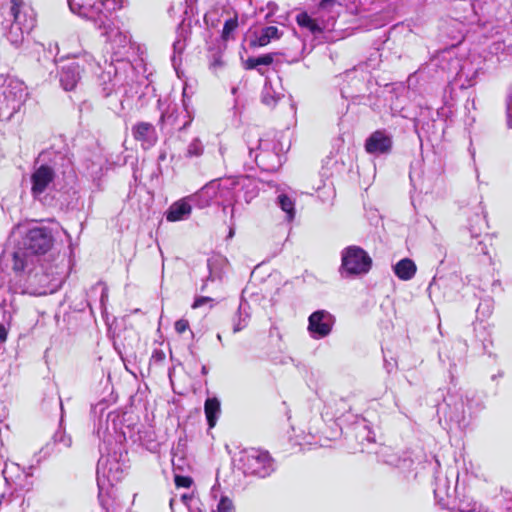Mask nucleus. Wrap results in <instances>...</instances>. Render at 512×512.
<instances>
[{"label": "nucleus", "instance_id": "obj_31", "mask_svg": "<svg viewBox=\"0 0 512 512\" xmlns=\"http://www.w3.org/2000/svg\"><path fill=\"white\" fill-rule=\"evenodd\" d=\"M53 443L56 446L62 445L64 448H69L72 444V440L71 437L67 436L64 431L58 430L53 435Z\"/></svg>", "mask_w": 512, "mask_h": 512}, {"label": "nucleus", "instance_id": "obj_14", "mask_svg": "<svg viewBox=\"0 0 512 512\" xmlns=\"http://www.w3.org/2000/svg\"><path fill=\"white\" fill-rule=\"evenodd\" d=\"M81 79L79 62L73 61L63 65L59 71V82L65 91L73 90Z\"/></svg>", "mask_w": 512, "mask_h": 512}, {"label": "nucleus", "instance_id": "obj_40", "mask_svg": "<svg viewBox=\"0 0 512 512\" xmlns=\"http://www.w3.org/2000/svg\"><path fill=\"white\" fill-rule=\"evenodd\" d=\"M52 452V449L50 448V444H47L45 447H43L39 454H44L43 457L36 458V465H39L42 459H45L50 453Z\"/></svg>", "mask_w": 512, "mask_h": 512}, {"label": "nucleus", "instance_id": "obj_54", "mask_svg": "<svg viewBox=\"0 0 512 512\" xmlns=\"http://www.w3.org/2000/svg\"><path fill=\"white\" fill-rule=\"evenodd\" d=\"M209 279H211L212 281L215 279L212 272H210Z\"/></svg>", "mask_w": 512, "mask_h": 512}, {"label": "nucleus", "instance_id": "obj_2", "mask_svg": "<svg viewBox=\"0 0 512 512\" xmlns=\"http://www.w3.org/2000/svg\"><path fill=\"white\" fill-rule=\"evenodd\" d=\"M52 245L51 229L36 226L28 229L12 251L6 250L3 257L16 276H22L32 270L35 256L45 254Z\"/></svg>", "mask_w": 512, "mask_h": 512}, {"label": "nucleus", "instance_id": "obj_32", "mask_svg": "<svg viewBox=\"0 0 512 512\" xmlns=\"http://www.w3.org/2000/svg\"><path fill=\"white\" fill-rule=\"evenodd\" d=\"M216 512H234L232 500L227 496H222L217 504Z\"/></svg>", "mask_w": 512, "mask_h": 512}, {"label": "nucleus", "instance_id": "obj_15", "mask_svg": "<svg viewBox=\"0 0 512 512\" xmlns=\"http://www.w3.org/2000/svg\"><path fill=\"white\" fill-rule=\"evenodd\" d=\"M192 207L187 199L179 200L173 203L166 212V219L170 222H176L188 218Z\"/></svg>", "mask_w": 512, "mask_h": 512}, {"label": "nucleus", "instance_id": "obj_30", "mask_svg": "<svg viewBox=\"0 0 512 512\" xmlns=\"http://www.w3.org/2000/svg\"><path fill=\"white\" fill-rule=\"evenodd\" d=\"M238 27V17L235 15L234 17L225 21L223 29H222V39L227 41L232 37L233 32Z\"/></svg>", "mask_w": 512, "mask_h": 512}, {"label": "nucleus", "instance_id": "obj_6", "mask_svg": "<svg viewBox=\"0 0 512 512\" xmlns=\"http://www.w3.org/2000/svg\"><path fill=\"white\" fill-rule=\"evenodd\" d=\"M238 467L245 475L265 478L275 470L274 461L267 451L256 448L240 452Z\"/></svg>", "mask_w": 512, "mask_h": 512}, {"label": "nucleus", "instance_id": "obj_26", "mask_svg": "<svg viewBox=\"0 0 512 512\" xmlns=\"http://www.w3.org/2000/svg\"><path fill=\"white\" fill-rule=\"evenodd\" d=\"M281 97L282 95L274 90L271 82L266 80L261 93L262 103L269 107H275Z\"/></svg>", "mask_w": 512, "mask_h": 512}, {"label": "nucleus", "instance_id": "obj_17", "mask_svg": "<svg viewBox=\"0 0 512 512\" xmlns=\"http://www.w3.org/2000/svg\"><path fill=\"white\" fill-rule=\"evenodd\" d=\"M179 112L176 106H169L168 109L162 113L160 122L163 126L169 125L173 129L179 131L185 130L191 123L192 118L188 115V119L182 124L178 125Z\"/></svg>", "mask_w": 512, "mask_h": 512}, {"label": "nucleus", "instance_id": "obj_37", "mask_svg": "<svg viewBox=\"0 0 512 512\" xmlns=\"http://www.w3.org/2000/svg\"><path fill=\"white\" fill-rule=\"evenodd\" d=\"M175 484L177 487L189 488L192 484V479L188 476H175Z\"/></svg>", "mask_w": 512, "mask_h": 512}, {"label": "nucleus", "instance_id": "obj_34", "mask_svg": "<svg viewBox=\"0 0 512 512\" xmlns=\"http://www.w3.org/2000/svg\"><path fill=\"white\" fill-rule=\"evenodd\" d=\"M297 22L300 26L308 27L314 30V21L306 14L303 13L297 17Z\"/></svg>", "mask_w": 512, "mask_h": 512}, {"label": "nucleus", "instance_id": "obj_10", "mask_svg": "<svg viewBox=\"0 0 512 512\" xmlns=\"http://www.w3.org/2000/svg\"><path fill=\"white\" fill-rule=\"evenodd\" d=\"M392 146V136L386 130H376L365 141V150L373 155L389 154Z\"/></svg>", "mask_w": 512, "mask_h": 512}, {"label": "nucleus", "instance_id": "obj_19", "mask_svg": "<svg viewBox=\"0 0 512 512\" xmlns=\"http://www.w3.org/2000/svg\"><path fill=\"white\" fill-rule=\"evenodd\" d=\"M416 265L410 258H404L393 266L395 275L404 281L410 280L416 274Z\"/></svg>", "mask_w": 512, "mask_h": 512}, {"label": "nucleus", "instance_id": "obj_41", "mask_svg": "<svg viewBox=\"0 0 512 512\" xmlns=\"http://www.w3.org/2000/svg\"><path fill=\"white\" fill-rule=\"evenodd\" d=\"M210 301H212V299L209 298V297H203V296L202 297H198L193 302L192 308H194V309L195 308H199V307L203 306L204 304H206L207 302H210Z\"/></svg>", "mask_w": 512, "mask_h": 512}, {"label": "nucleus", "instance_id": "obj_9", "mask_svg": "<svg viewBox=\"0 0 512 512\" xmlns=\"http://www.w3.org/2000/svg\"><path fill=\"white\" fill-rule=\"evenodd\" d=\"M335 323L334 316L326 310H317L308 318V331L312 338L322 339L327 337Z\"/></svg>", "mask_w": 512, "mask_h": 512}, {"label": "nucleus", "instance_id": "obj_55", "mask_svg": "<svg viewBox=\"0 0 512 512\" xmlns=\"http://www.w3.org/2000/svg\"><path fill=\"white\" fill-rule=\"evenodd\" d=\"M208 268L211 269V262L208 261Z\"/></svg>", "mask_w": 512, "mask_h": 512}, {"label": "nucleus", "instance_id": "obj_43", "mask_svg": "<svg viewBox=\"0 0 512 512\" xmlns=\"http://www.w3.org/2000/svg\"><path fill=\"white\" fill-rule=\"evenodd\" d=\"M267 8L269 9V13L266 15V19H269L278 9V6L275 2H268Z\"/></svg>", "mask_w": 512, "mask_h": 512}, {"label": "nucleus", "instance_id": "obj_7", "mask_svg": "<svg viewBox=\"0 0 512 512\" xmlns=\"http://www.w3.org/2000/svg\"><path fill=\"white\" fill-rule=\"evenodd\" d=\"M372 265L370 256L358 246H349L341 253V273L352 276L367 273Z\"/></svg>", "mask_w": 512, "mask_h": 512}, {"label": "nucleus", "instance_id": "obj_38", "mask_svg": "<svg viewBox=\"0 0 512 512\" xmlns=\"http://www.w3.org/2000/svg\"><path fill=\"white\" fill-rule=\"evenodd\" d=\"M336 4V0H319L318 9L326 12L332 11Z\"/></svg>", "mask_w": 512, "mask_h": 512}, {"label": "nucleus", "instance_id": "obj_13", "mask_svg": "<svg viewBox=\"0 0 512 512\" xmlns=\"http://www.w3.org/2000/svg\"><path fill=\"white\" fill-rule=\"evenodd\" d=\"M11 3L12 23L23 26L24 29H33L36 24V18L32 8L26 6L21 0H12Z\"/></svg>", "mask_w": 512, "mask_h": 512}, {"label": "nucleus", "instance_id": "obj_22", "mask_svg": "<svg viewBox=\"0 0 512 512\" xmlns=\"http://www.w3.org/2000/svg\"><path fill=\"white\" fill-rule=\"evenodd\" d=\"M281 33L278 28L275 26H267L264 27L260 34L256 37L255 40L251 41V45L255 47H263L270 43L273 39H279Z\"/></svg>", "mask_w": 512, "mask_h": 512}, {"label": "nucleus", "instance_id": "obj_50", "mask_svg": "<svg viewBox=\"0 0 512 512\" xmlns=\"http://www.w3.org/2000/svg\"><path fill=\"white\" fill-rule=\"evenodd\" d=\"M23 488H25L27 491L30 490L32 488V482H27L25 485H23Z\"/></svg>", "mask_w": 512, "mask_h": 512}, {"label": "nucleus", "instance_id": "obj_12", "mask_svg": "<svg viewBox=\"0 0 512 512\" xmlns=\"http://www.w3.org/2000/svg\"><path fill=\"white\" fill-rule=\"evenodd\" d=\"M134 139L140 143L145 150L153 147L158 141V134L155 126L149 122H137L131 129Z\"/></svg>", "mask_w": 512, "mask_h": 512}, {"label": "nucleus", "instance_id": "obj_35", "mask_svg": "<svg viewBox=\"0 0 512 512\" xmlns=\"http://www.w3.org/2000/svg\"><path fill=\"white\" fill-rule=\"evenodd\" d=\"M478 313L488 316L492 312V301L490 299L481 302L477 308Z\"/></svg>", "mask_w": 512, "mask_h": 512}, {"label": "nucleus", "instance_id": "obj_18", "mask_svg": "<svg viewBox=\"0 0 512 512\" xmlns=\"http://www.w3.org/2000/svg\"><path fill=\"white\" fill-rule=\"evenodd\" d=\"M249 304L241 302L237 312L232 318L233 333H238L248 326L250 320Z\"/></svg>", "mask_w": 512, "mask_h": 512}, {"label": "nucleus", "instance_id": "obj_11", "mask_svg": "<svg viewBox=\"0 0 512 512\" xmlns=\"http://www.w3.org/2000/svg\"><path fill=\"white\" fill-rule=\"evenodd\" d=\"M55 177L54 170L48 165H40L31 175V192L34 198L40 197L53 182Z\"/></svg>", "mask_w": 512, "mask_h": 512}, {"label": "nucleus", "instance_id": "obj_20", "mask_svg": "<svg viewBox=\"0 0 512 512\" xmlns=\"http://www.w3.org/2000/svg\"><path fill=\"white\" fill-rule=\"evenodd\" d=\"M204 412L209 428H213L221 413V404L218 398H207L204 403Z\"/></svg>", "mask_w": 512, "mask_h": 512}, {"label": "nucleus", "instance_id": "obj_8", "mask_svg": "<svg viewBox=\"0 0 512 512\" xmlns=\"http://www.w3.org/2000/svg\"><path fill=\"white\" fill-rule=\"evenodd\" d=\"M444 403L443 413L449 421L459 427H466L469 424L464 393L448 392Z\"/></svg>", "mask_w": 512, "mask_h": 512}, {"label": "nucleus", "instance_id": "obj_39", "mask_svg": "<svg viewBox=\"0 0 512 512\" xmlns=\"http://www.w3.org/2000/svg\"><path fill=\"white\" fill-rule=\"evenodd\" d=\"M189 329V322L186 319H179L175 322V331L179 334Z\"/></svg>", "mask_w": 512, "mask_h": 512}, {"label": "nucleus", "instance_id": "obj_1", "mask_svg": "<svg viewBox=\"0 0 512 512\" xmlns=\"http://www.w3.org/2000/svg\"><path fill=\"white\" fill-rule=\"evenodd\" d=\"M67 1L72 13L90 20L102 31L101 35L106 38L113 51L111 61L105 60L103 67L99 62H95L91 54H83L89 66L102 69L99 80L103 85L104 96L108 97L114 91L130 86L135 77L134 67L130 61L122 57L129 47L130 35L120 27L119 20L112 17L114 11L124 7L126 0H100L94 3Z\"/></svg>", "mask_w": 512, "mask_h": 512}, {"label": "nucleus", "instance_id": "obj_28", "mask_svg": "<svg viewBox=\"0 0 512 512\" xmlns=\"http://www.w3.org/2000/svg\"><path fill=\"white\" fill-rule=\"evenodd\" d=\"M246 142L247 147L249 150V155L251 158H253V153L255 150H261L262 149V140L258 136V134L253 133V131H248L246 134ZM258 154L254 156V160L257 162Z\"/></svg>", "mask_w": 512, "mask_h": 512}, {"label": "nucleus", "instance_id": "obj_51", "mask_svg": "<svg viewBox=\"0 0 512 512\" xmlns=\"http://www.w3.org/2000/svg\"><path fill=\"white\" fill-rule=\"evenodd\" d=\"M201 373H202L203 375H207V374H208V368H207L205 365H203V366H202V368H201Z\"/></svg>", "mask_w": 512, "mask_h": 512}, {"label": "nucleus", "instance_id": "obj_52", "mask_svg": "<svg viewBox=\"0 0 512 512\" xmlns=\"http://www.w3.org/2000/svg\"><path fill=\"white\" fill-rule=\"evenodd\" d=\"M253 196H254V194L248 196V193H246V195H245L246 202L248 203Z\"/></svg>", "mask_w": 512, "mask_h": 512}, {"label": "nucleus", "instance_id": "obj_24", "mask_svg": "<svg viewBox=\"0 0 512 512\" xmlns=\"http://www.w3.org/2000/svg\"><path fill=\"white\" fill-rule=\"evenodd\" d=\"M32 29H24L23 26L11 23L6 34L8 41L16 48L20 47L24 40V34H28Z\"/></svg>", "mask_w": 512, "mask_h": 512}, {"label": "nucleus", "instance_id": "obj_33", "mask_svg": "<svg viewBox=\"0 0 512 512\" xmlns=\"http://www.w3.org/2000/svg\"><path fill=\"white\" fill-rule=\"evenodd\" d=\"M476 222H477V227L475 228V227L471 226L470 229H469L472 238L480 237L481 232L486 227L485 219L483 217L479 216V215H476Z\"/></svg>", "mask_w": 512, "mask_h": 512}, {"label": "nucleus", "instance_id": "obj_4", "mask_svg": "<svg viewBox=\"0 0 512 512\" xmlns=\"http://www.w3.org/2000/svg\"><path fill=\"white\" fill-rule=\"evenodd\" d=\"M100 458L97 463V484L103 489L106 484L114 485L124 477L125 464L122 451L111 434L105 435L99 447Z\"/></svg>", "mask_w": 512, "mask_h": 512}, {"label": "nucleus", "instance_id": "obj_53", "mask_svg": "<svg viewBox=\"0 0 512 512\" xmlns=\"http://www.w3.org/2000/svg\"><path fill=\"white\" fill-rule=\"evenodd\" d=\"M217 340H218L219 342H222V336H221V334H219V333L217 334Z\"/></svg>", "mask_w": 512, "mask_h": 512}, {"label": "nucleus", "instance_id": "obj_57", "mask_svg": "<svg viewBox=\"0 0 512 512\" xmlns=\"http://www.w3.org/2000/svg\"><path fill=\"white\" fill-rule=\"evenodd\" d=\"M77 2H84L83 0H76Z\"/></svg>", "mask_w": 512, "mask_h": 512}, {"label": "nucleus", "instance_id": "obj_21", "mask_svg": "<svg viewBox=\"0 0 512 512\" xmlns=\"http://www.w3.org/2000/svg\"><path fill=\"white\" fill-rule=\"evenodd\" d=\"M464 396L469 421L472 417L476 416L480 411L484 409V402L476 392L468 391L464 393Z\"/></svg>", "mask_w": 512, "mask_h": 512}, {"label": "nucleus", "instance_id": "obj_49", "mask_svg": "<svg viewBox=\"0 0 512 512\" xmlns=\"http://www.w3.org/2000/svg\"><path fill=\"white\" fill-rule=\"evenodd\" d=\"M182 500L184 501V503H185L186 505H188V501H189V500L191 501V500H192V497H191V496H187V495H185V494H184V495H182Z\"/></svg>", "mask_w": 512, "mask_h": 512}, {"label": "nucleus", "instance_id": "obj_3", "mask_svg": "<svg viewBox=\"0 0 512 512\" xmlns=\"http://www.w3.org/2000/svg\"><path fill=\"white\" fill-rule=\"evenodd\" d=\"M254 184L245 176L237 178L215 179L203 186L197 193L188 197L199 208H205L212 204L227 206L236 199L239 188L249 187Z\"/></svg>", "mask_w": 512, "mask_h": 512}, {"label": "nucleus", "instance_id": "obj_5", "mask_svg": "<svg viewBox=\"0 0 512 512\" xmlns=\"http://www.w3.org/2000/svg\"><path fill=\"white\" fill-rule=\"evenodd\" d=\"M27 87L16 78H7L0 86V120L10 121L27 99Z\"/></svg>", "mask_w": 512, "mask_h": 512}, {"label": "nucleus", "instance_id": "obj_25", "mask_svg": "<svg viewBox=\"0 0 512 512\" xmlns=\"http://www.w3.org/2000/svg\"><path fill=\"white\" fill-rule=\"evenodd\" d=\"M277 53H267L258 57H249L244 62V68L247 70L259 69V66H269L273 63Z\"/></svg>", "mask_w": 512, "mask_h": 512}, {"label": "nucleus", "instance_id": "obj_42", "mask_svg": "<svg viewBox=\"0 0 512 512\" xmlns=\"http://www.w3.org/2000/svg\"><path fill=\"white\" fill-rule=\"evenodd\" d=\"M165 358V354L162 350H155L152 354V359L156 362H161Z\"/></svg>", "mask_w": 512, "mask_h": 512}, {"label": "nucleus", "instance_id": "obj_56", "mask_svg": "<svg viewBox=\"0 0 512 512\" xmlns=\"http://www.w3.org/2000/svg\"><path fill=\"white\" fill-rule=\"evenodd\" d=\"M77 2H84L83 0H76Z\"/></svg>", "mask_w": 512, "mask_h": 512}, {"label": "nucleus", "instance_id": "obj_27", "mask_svg": "<svg viewBox=\"0 0 512 512\" xmlns=\"http://www.w3.org/2000/svg\"><path fill=\"white\" fill-rule=\"evenodd\" d=\"M204 153V145L199 137H194L187 145L184 156L186 158H199Z\"/></svg>", "mask_w": 512, "mask_h": 512}, {"label": "nucleus", "instance_id": "obj_48", "mask_svg": "<svg viewBox=\"0 0 512 512\" xmlns=\"http://www.w3.org/2000/svg\"><path fill=\"white\" fill-rule=\"evenodd\" d=\"M266 66H259V69H256L261 75H265L267 69Z\"/></svg>", "mask_w": 512, "mask_h": 512}, {"label": "nucleus", "instance_id": "obj_47", "mask_svg": "<svg viewBox=\"0 0 512 512\" xmlns=\"http://www.w3.org/2000/svg\"><path fill=\"white\" fill-rule=\"evenodd\" d=\"M34 468V465L31 464L27 469H24L23 472L25 474V477L28 479L32 477V469Z\"/></svg>", "mask_w": 512, "mask_h": 512}, {"label": "nucleus", "instance_id": "obj_46", "mask_svg": "<svg viewBox=\"0 0 512 512\" xmlns=\"http://www.w3.org/2000/svg\"><path fill=\"white\" fill-rule=\"evenodd\" d=\"M358 70L357 69H352V70H349V71H346L345 72V77L347 79H354L356 78V74H357Z\"/></svg>", "mask_w": 512, "mask_h": 512}, {"label": "nucleus", "instance_id": "obj_45", "mask_svg": "<svg viewBox=\"0 0 512 512\" xmlns=\"http://www.w3.org/2000/svg\"><path fill=\"white\" fill-rule=\"evenodd\" d=\"M7 339V331L5 329V327L0 324V343H3L5 342Z\"/></svg>", "mask_w": 512, "mask_h": 512}, {"label": "nucleus", "instance_id": "obj_36", "mask_svg": "<svg viewBox=\"0 0 512 512\" xmlns=\"http://www.w3.org/2000/svg\"><path fill=\"white\" fill-rule=\"evenodd\" d=\"M507 125L512 128V86L506 104Z\"/></svg>", "mask_w": 512, "mask_h": 512}, {"label": "nucleus", "instance_id": "obj_23", "mask_svg": "<svg viewBox=\"0 0 512 512\" xmlns=\"http://www.w3.org/2000/svg\"><path fill=\"white\" fill-rule=\"evenodd\" d=\"M277 205L281 208L282 211L285 212L286 220L291 222L295 218V202L288 195L281 193L277 196L276 200Z\"/></svg>", "mask_w": 512, "mask_h": 512}, {"label": "nucleus", "instance_id": "obj_16", "mask_svg": "<svg viewBox=\"0 0 512 512\" xmlns=\"http://www.w3.org/2000/svg\"><path fill=\"white\" fill-rule=\"evenodd\" d=\"M176 33L177 36L175 41L173 42V55L171 57V61L174 68H176L177 65L181 62V54L183 53L186 47V38L188 35V30L184 27L182 23L179 25Z\"/></svg>", "mask_w": 512, "mask_h": 512}, {"label": "nucleus", "instance_id": "obj_29", "mask_svg": "<svg viewBox=\"0 0 512 512\" xmlns=\"http://www.w3.org/2000/svg\"><path fill=\"white\" fill-rule=\"evenodd\" d=\"M470 72L471 69L468 67V64L466 63L460 68L459 72L457 73L459 81H461L463 77L466 80V83H461L462 88H467L474 85V80L478 73V70H473L472 74H470Z\"/></svg>", "mask_w": 512, "mask_h": 512}, {"label": "nucleus", "instance_id": "obj_44", "mask_svg": "<svg viewBox=\"0 0 512 512\" xmlns=\"http://www.w3.org/2000/svg\"><path fill=\"white\" fill-rule=\"evenodd\" d=\"M211 66L214 68L223 66V61L221 60V57L218 55H214L213 60L211 62Z\"/></svg>", "mask_w": 512, "mask_h": 512}]
</instances>
